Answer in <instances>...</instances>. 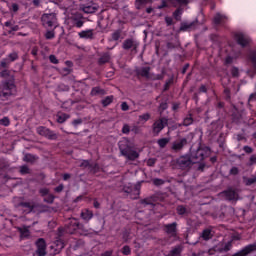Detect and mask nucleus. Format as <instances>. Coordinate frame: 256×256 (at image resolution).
Wrapping results in <instances>:
<instances>
[{
    "label": "nucleus",
    "instance_id": "1",
    "mask_svg": "<svg viewBox=\"0 0 256 256\" xmlns=\"http://www.w3.org/2000/svg\"><path fill=\"white\" fill-rule=\"evenodd\" d=\"M129 143L127 139H123L119 142V149L121 154L129 159V161H135V159H139V152L133 150L130 146H126Z\"/></svg>",
    "mask_w": 256,
    "mask_h": 256
},
{
    "label": "nucleus",
    "instance_id": "2",
    "mask_svg": "<svg viewBox=\"0 0 256 256\" xmlns=\"http://www.w3.org/2000/svg\"><path fill=\"white\" fill-rule=\"evenodd\" d=\"M13 91H15V82H13V81L6 82L3 85V89H2V92L0 93V95L2 97H9V95H13Z\"/></svg>",
    "mask_w": 256,
    "mask_h": 256
},
{
    "label": "nucleus",
    "instance_id": "3",
    "mask_svg": "<svg viewBox=\"0 0 256 256\" xmlns=\"http://www.w3.org/2000/svg\"><path fill=\"white\" fill-rule=\"evenodd\" d=\"M57 22V17L55 14H44L42 16V24L44 27H53Z\"/></svg>",
    "mask_w": 256,
    "mask_h": 256
},
{
    "label": "nucleus",
    "instance_id": "4",
    "mask_svg": "<svg viewBox=\"0 0 256 256\" xmlns=\"http://www.w3.org/2000/svg\"><path fill=\"white\" fill-rule=\"evenodd\" d=\"M167 123H168L167 118H160L159 120L154 122L153 133H155V135H157L158 133H161V131L165 129V126L167 125Z\"/></svg>",
    "mask_w": 256,
    "mask_h": 256
},
{
    "label": "nucleus",
    "instance_id": "5",
    "mask_svg": "<svg viewBox=\"0 0 256 256\" xmlns=\"http://www.w3.org/2000/svg\"><path fill=\"white\" fill-rule=\"evenodd\" d=\"M38 135H41L42 137H47V139H57V134L53 133L50 129L40 126L37 128Z\"/></svg>",
    "mask_w": 256,
    "mask_h": 256
},
{
    "label": "nucleus",
    "instance_id": "6",
    "mask_svg": "<svg viewBox=\"0 0 256 256\" xmlns=\"http://www.w3.org/2000/svg\"><path fill=\"white\" fill-rule=\"evenodd\" d=\"M36 247H37V255L38 256H45L47 255V244L45 243V239L40 238L38 239V241L36 242Z\"/></svg>",
    "mask_w": 256,
    "mask_h": 256
},
{
    "label": "nucleus",
    "instance_id": "7",
    "mask_svg": "<svg viewBox=\"0 0 256 256\" xmlns=\"http://www.w3.org/2000/svg\"><path fill=\"white\" fill-rule=\"evenodd\" d=\"M253 251H256V243L247 245L242 250L233 254L232 256H247V255L253 253Z\"/></svg>",
    "mask_w": 256,
    "mask_h": 256
},
{
    "label": "nucleus",
    "instance_id": "8",
    "mask_svg": "<svg viewBox=\"0 0 256 256\" xmlns=\"http://www.w3.org/2000/svg\"><path fill=\"white\" fill-rule=\"evenodd\" d=\"M77 229H79V220L72 218L70 220L69 226L66 228L65 231L66 233H70L72 235V233H75Z\"/></svg>",
    "mask_w": 256,
    "mask_h": 256
},
{
    "label": "nucleus",
    "instance_id": "9",
    "mask_svg": "<svg viewBox=\"0 0 256 256\" xmlns=\"http://www.w3.org/2000/svg\"><path fill=\"white\" fill-rule=\"evenodd\" d=\"M236 41L238 45H241V47H247L250 43L249 38L243 34H236Z\"/></svg>",
    "mask_w": 256,
    "mask_h": 256
},
{
    "label": "nucleus",
    "instance_id": "10",
    "mask_svg": "<svg viewBox=\"0 0 256 256\" xmlns=\"http://www.w3.org/2000/svg\"><path fill=\"white\" fill-rule=\"evenodd\" d=\"M223 194H225L228 201H237V199H239V195L233 189H228L227 191H224Z\"/></svg>",
    "mask_w": 256,
    "mask_h": 256
},
{
    "label": "nucleus",
    "instance_id": "11",
    "mask_svg": "<svg viewBox=\"0 0 256 256\" xmlns=\"http://www.w3.org/2000/svg\"><path fill=\"white\" fill-rule=\"evenodd\" d=\"M186 144L187 140L185 138H182L181 140L175 141L172 144V149L173 151H181V149H183V147H185Z\"/></svg>",
    "mask_w": 256,
    "mask_h": 256
},
{
    "label": "nucleus",
    "instance_id": "12",
    "mask_svg": "<svg viewBox=\"0 0 256 256\" xmlns=\"http://www.w3.org/2000/svg\"><path fill=\"white\" fill-rule=\"evenodd\" d=\"M65 247V242L58 238L53 245L51 246L52 249H54V253H59L62 249Z\"/></svg>",
    "mask_w": 256,
    "mask_h": 256
},
{
    "label": "nucleus",
    "instance_id": "13",
    "mask_svg": "<svg viewBox=\"0 0 256 256\" xmlns=\"http://www.w3.org/2000/svg\"><path fill=\"white\" fill-rule=\"evenodd\" d=\"M165 232L168 235H172L173 237H175V235H177V223L165 225Z\"/></svg>",
    "mask_w": 256,
    "mask_h": 256
},
{
    "label": "nucleus",
    "instance_id": "14",
    "mask_svg": "<svg viewBox=\"0 0 256 256\" xmlns=\"http://www.w3.org/2000/svg\"><path fill=\"white\" fill-rule=\"evenodd\" d=\"M138 45L135 43L133 39H126L123 42V49L129 50V49H137Z\"/></svg>",
    "mask_w": 256,
    "mask_h": 256
},
{
    "label": "nucleus",
    "instance_id": "15",
    "mask_svg": "<svg viewBox=\"0 0 256 256\" xmlns=\"http://www.w3.org/2000/svg\"><path fill=\"white\" fill-rule=\"evenodd\" d=\"M78 35L81 39H93V30H84L79 32Z\"/></svg>",
    "mask_w": 256,
    "mask_h": 256
},
{
    "label": "nucleus",
    "instance_id": "16",
    "mask_svg": "<svg viewBox=\"0 0 256 256\" xmlns=\"http://www.w3.org/2000/svg\"><path fill=\"white\" fill-rule=\"evenodd\" d=\"M81 217L82 219H84L85 221H89L90 219L93 218V212L86 209L84 211L81 212Z\"/></svg>",
    "mask_w": 256,
    "mask_h": 256
},
{
    "label": "nucleus",
    "instance_id": "17",
    "mask_svg": "<svg viewBox=\"0 0 256 256\" xmlns=\"http://www.w3.org/2000/svg\"><path fill=\"white\" fill-rule=\"evenodd\" d=\"M18 231H20V237L21 239H25L31 235V232H29L28 227L18 228Z\"/></svg>",
    "mask_w": 256,
    "mask_h": 256
},
{
    "label": "nucleus",
    "instance_id": "18",
    "mask_svg": "<svg viewBox=\"0 0 256 256\" xmlns=\"http://www.w3.org/2000/svg\"><path fill=\"white\" fill-rule=\"evenodd\" d=\"M66 119H69V115L63 112H59L57 114V122L58 123H65Z\"/></svg>",
    "mask_w": 256,
    "mask_h": 256
},
{
    "label": "nucleus",
    "instance_id": "19",
    "mask_svg": "<svg viewBox=\"0 0 256 256\" xmlns=\"http://www.w3.org/2000/svg\"><path fill=\"white\" fill-rule=\"evenodd\" d=\"M21 205L26 209V211H28V213H31V211L35 209V204L32 202H24Z\"/></svg>",
    "mask_w": 256,
    "mask_h": 256
},
{
    "label": "nucleus",
    "instance_id": "20",
    "mask_svg": "<svg viewBox=\"0 0 256 256\" xmlns=\"http://www.w3.org/2000/svg\"><path fill=\"white\" fill-rule=\"evenodd\" d=\"M179 165H181V167H189V165H191V160L186 157H181L179 160Z\"/></svg>",
    "mask_w": 256,
    "mask_h": 256
},
{
    "label": "nucleus",
    "instance_id": "21",
    "mask_svg": "<svg viewBox=\"0 0 256 256\" xmlns=\"http://www.w3.org/2000/svg\"><path fill=\"white\" fill-rule=\"evenodd\" d=\"M211 237H213V234H211V230L205 229L202 232V239H204V241H209V239H211Z\"/></svg>",
    "mask_w": 256,
    "mask_h": 256
},
{
    "label": "nucleus",
    "instance_id": "22",
    "mask_svg": "<svg viewBox=\"0 0 256 256\" xmlns=\"http://www.w3.org/2000/svg\"><path fill=\"white\" fill-rule=\"evenodd\" d=\"M170 139L169 138H161L157 141L159 147L161 149L167 147V144L169 143Z\"/></svg>",
    "mask_w": 256,
    "mask_h": 256
},
{
    "label": "nucleus",
    "instance_id": "23",
    "mask_svg": "<svg viewBox=\"0 0 256 256\" xmlns=\"http://www.w3.org/2000/svg\"><path fill=\"white\" fill-rule=\"evenodd\" d=\"M24 161H26L27 163H35V161H37V157H35L31 154H26L24 156Z\"/></svg>",
    "mask_w": 256,
    "mask_h": 256
},
{
    "label": "nucleus",
    "instance_id": "24",
    "mask_svg": "<svg viewBox=\"0 0 256 256\" xmlns=\"http://www.w3.org/2000/svg\"><path fill=\"white\" fill-rule=\"evenodd\" d=\"M113 103V96H107L104 100H102L103 107H108Z\"/></svg>",
    "mask_w": 256,
    "mask_h": 256
},
{
    "label": "nucleus",
    "instance_id": "25",
    "mask_svg": "<svg viewBox=\"0 0 256 256\" xmlns=\"http://www.w3.org/2000/svg\"><path fill=\"white\" fill-rule=\"evenodd\" d=\"M105 90L99 88V87H94L91 91V95H104Z\"/></svg>",
    "mask_w": 256,
    "mask_h": 256
},
{
    "label": "nucleus",
    "instance_id": "26",
    "mask_svg": "<svg viewBox=\"0 0 256 256\" xmlns=\"http://www.w3.org/2000/svg\"><path fill=\"white\" fill-rule=\"evenodd\" d=\"M223 21H225V16L221 14H216V16L214 17V23L216 25H219V23H223Z\"/></svg>",
    "mask_w": 256,
    "mask_h": 256
},
{
    "label": "nucleus",
    "instance_id": "27",
    "mask_svg": "<svg viewBox=\"0 0 256 256\" xmlns=\"http://www.w3.org/2000/svg\"><path fill=\"white\" fill-rule=\"evenodd\" d=\"M183 125L185 127H189V125H193V117L190 116V117L185 118L183 121Z\"/></svg>",
    "mask_w": 256,
    "mask_h": 256
},
{
    "label": "nucleus",
    "instance_id": "28",
    "mask_svg": "<svg viewBox=\"0 0 256 256\" xmlns=\"http://www.w3.org/2000/svg\"><path fill=\"white\" fill-rule=\"evenodd\" d=\"M10 124L11 121L7 117H4L0 120V125H3L4 127H9Z\"/></svg>",
    "mask_w": 256,
    "mask_h": 256
},
{
    "label": "nucleus",
    "instance_id": "29",
    "mask_svg": "<svg viewBox=\"0 0 256 256\" xmlns=\"http://www.w3.org/2000/svg\"><path fill=\"white\" fill-rule=\"evenodd\" d=\"M180 254L181 248H175L168 254V256H180Z\"/></svg>",
    "mask_w": 256,
    "mask_h": 256
},
{
    "label": "nucleus",
    "instance_id": "30",
    "mask_svg": "<svg viewBox=\"0 0 256 256\" xmlns=\"http://www.w3.org/2000/svg\"><path fill=\"white\" fill-rule=\"evenodd\" d=\"M121 38V31L117 30L112 34L113 41H119Z\"/></svg>",
    "mask_w": 256,
    "mask_h": 256
},
{
    "label": "nucleus",
    "instance_id": "31",
    "mask_svg": "<svg viewBox=\"0 0 256 256\" xmlns=\"http://www.w3.org/2000/svg\"><path fill=\"white\" fill-rule=\"evenodd\" d=\"M45 203H53L55 201V196L52 194H48L47 197L44 198Z\"/></svg>",
    "mask_w": 256,
    "mask_h": 256
},
{
    "label": "nucleus",
    "instance_id": "32",
    "mask_svg": "<svg viewBox=\"0 0 256 256\" xmlns=\"http://www.w3.org/2000/svg\"><path fill=\"white\" fill-rule=\"evenodd\" d=\"M140 75L142 77H149V67L142 68L140 71Z\"/></svg>",
    "mask_w": 256,
    "mask_h": 256
},
{
    "label": "nucleus",
    "instance_id": "33",
    "mask_svg": "<svg viewBox=\"0 0 256 256\" xmlns=\"http://www.w3.org/2000/svg\"><path fill=\"white\" fill-rule=\"evenodd\" d=\"M139 119H140V121H144V123H145V122L149 121V119H151V115H149V113H146V114L141 115L139 117Z\"/></svg>",
    "mask_w": 256,
    "mask_h": 256
},
{
    "label": "nucleus",
    "instance_id": "34",
    "mask_svg": "<svg viewBox=\"0 0 256 256\" xmlns=\"http://www.w3.org/2000/svg\"><path fill=\"white\" fill-rule=\"evenodd\" d=\"M173 17L176 19V21H180L181 20V10L177 9L174 13H173Z\"/></svg>",
    "mask_w": 256,
    "mask_h": 256
},
{
    "label": "nucleus",
    "instance_id": "35",
    "mask_svg": "<svg viewBox=\"0 0 256 256\" xmlns=\"http://www.w3.org/2000/svg\"><path fill=\"white\" fill-rule=\"evenodd\" d=\"M46 39H54L55 38V31H47L45 34Z\"/></svg>",
    "mask_w": 256,
    "mask_h": 256
},
{
    "label": "nucleus",
    "instance_id": "36",
    "mask_svg": "<svg viewBox=\"0 0 256 256\" xmlns=\"http://www.w3.org/2000/svg\"><path fill=\"white\" fill-rule=\"evenodd\" d=\"M187 210L185 209V207L184 206H178L177 207V213H178V215H185V212H186Z\"/></svg>",
    "mask_w": 256,
    "mask_h": 256
},
{
    "label": "nucleus",
    "instance_id": "37",
    "mask_svg": "<svg viewBox=\"0 0 256 256\" xmlns=\"http://www.w3.org/2000/svg\"><path fill=\"white\" fill-rule=\"evenodd\" d=\"M8 58L10 61H17L19 56L17 55V53L14 52V53L9 54Z\"/></svg>",
    "mask_w": 256,
    "mask_h": 256
},
{
    "label": "nucleus",
    "instance_id": "38",
    "mask_svg": "<svg viewBox=\"0 0 256 256\" xmlns=\"http://www.w3.org/2000/svg\"><path fill=\"white\" fill-rule=\"evenodd\" d=\"M123 255H130L131 254V248L129 246H124L122 249Z\"/></svg>",
    "mask_w": 256,
    "mask_h": 256
},
{
    "label": "nucleus",
    "instance_id": "39",
    "mask_svg": "<svg viewBox=\"0 0 256 256\" xmlns=\"http://www.w3.org/2000/svg\"><path fill=\"white\" fill-rule=\"evenodd\" d=\"M155 163H157V159H155V158H150L147 160L148 167H153V165H155Z\"/></svg>",
    "mask_w": 256,
    "mask_h": 256
},
{
    "label": "nucleus",
    "instance_id": "40",
    "mask_svg": "<svg viewBox=\"0 0 256 256\" xmlns=\"http://www.w3.org/2000/svg\"><path fill=\"white\" fill-rule=\"evenodd\" d=\"M164 183H165V181L162 179H159V178H156L153 180V184L156 186L163 185Z\"/></svg>",
    "mask_w": 256,
    "mask_h": 256
},
{
    "label": "nucleus",
    "instance_id": "41",
    "mask_svg": "<svg viewBox=\"0 0 256 256\" xmlns=\"http://www.w3.org/2000/svg\"><path fill=\"white\" fill-rule=\"evenodd\" d=\"M50 61L54 64L57 65L59 63V60L57 59V57L55 55H50L49 56Z\"/></svg>",
    "mask_w": 256,
    "mask_h": 256
},
{
    "label": "nucleus",
    "instance_id": "42",
    "mask_svg": "<svg viewBox=\"0 0 256 256\" xmlns=\"http://www.w3.org/2000/svg\"><path fill=\"white\" fill-rule=\"evenodd\" d=\"M166 25L170 27V25H173V18L166 16L165 17Z\"/></svg>",
    "mask_w": 256,
    "mask_h": 256
},
{
    "label": "nucleus",
    "instance_id": "43",
    "mask_svg": "<svg viewBox=\"0 0 256 256\" xmlns=\"http://www.w3.org/2000/svg\"><path fill=\"white\" fill-rule=\"evenodd\" d=\"M40 195L42 197H45V195H49V189H47V188L40 189Z\"/></svg>",
    "mask_w": 256,
    "mask_h": 256
},
{
    "label": "nucleus",
    "instance_id": "44",
    "mask_svg": "<svg viewBox=\"0 0 256 256\" xmlns=\"http://www.w3.org/2000/svg\"><path fill=\"white\" fill-rule=\"evenodd\" d=\"M231 247H233V245L231 244V242H228L224 248L223 251L227 252V251H231Z\"/></svg>",
    "mask_w": 256,
    "mask_h": 256
},
{
    "label": "nucleus",
    "instance_id": "45",
    "mask_svg": "<svg viewBox=\"0 0 256 256\" xmlns=\"http://www.w3.org/2000/svg\"><path fill=\"white\" fill-rule=\"evenodd\" d=\"M255 182H256L255 178H248L245 181L246 185H253V183H255Z\"/></svg>",
    "mask_w": 256,
    "mask_h": 256
},
{
    "label": "nucleus",
    "instance_id": "46",
    "mask_svg": "<svg viewBox=\"0 0 256 256\" xmlns=\"http://www.w3.org/2000/svg\"><path fill=\"white\" fill-rule=\"evenodd\" d=\"M129 131H131V129L129 128V125L125 124L122 128V133H129Z\"/></svg>",
    "mask_w": 256,
    "mask_h": 256
},
{
    "label": "nucleus",
    "instance_id": "47",
    "mask_svg": "<svg viewBox=\"0 0 256 256\" xmlns=\"http://www.w3.org/2000/svg\"><path fill=\"white\" fill-rule=\"evenodd\" d=\"M122 111H129V105H127V102H123L121 104Z\"/></svg>",
    "mask_w": 256,
    "mask_h": 256
},
{
    "label": "nucleus",
    "instance_id": "48",
    "mask_svg": "<svg viewBox=\"0 0 256 256\" xmlns=\"http://www.w3.org/2000/svg\"><path fill=\"white\" fill-rule=\"evenodd\" d=\"M20 172H21L22 174L29 173V168H28L27 166H22V167L20 168Z\"/></svg>",
    "mask_w": 256,
    "mask_h": 256
},
{
    "label": "nucleus",
    "instance_id": "49",
    "mask_svg": "<svg viewBox=\"0 0 256 256\" xmlns=\"http://www.w3.org/2000/svg\"><path fill=\"white\" fill-rule=\"evenodd\" d=\"M165 109H167V103L160 104L159 106L160 113H162V111H165Z\"/></svg>",
    "mask_w": 256,
    "mask_h": 256
},
{
    "label": "nucleus",
    "instance_id": "50",
    "mask_svg": "<svg viewBox=\"0 0 256 256\" xmlns=\"http://www.w3.org/2000/svg\"><path fill=\"white\" fill-rule=\"evenodd\" d=\"M243 150L245 151V153H253V148L249 146H244Z\"/></svg>",
    "mask_w": 256,
    "mask_h": 256
},
{
    "label": "nucleus",
    "instance_id": "51",
    "mask_svg": "<svg viewBox=\"0 0 256 256\" xmlns=\"http://www.w3.org/2000/svg\"><path fill=\"white\" fill-rule=\"evenodd\" d=\"M172 1H177L179 5H187V3H189V1L191 0H172Z\"/></svg>",
    "mask_w": 256,
    "mask_h": 256
},
{
    "label": "nucleus",
    "instance_id": "52",
    "mask_svg": "<svg viewBox=\"0 0 256 256\" xmlns=\"http://www.w3.org/2000/svg\"><path fill=\"white\" fill-rule=\"evenodd\" d=\"M237 173H239V169H237V167H233L230 170V175H237Z\"/></svg>",
    "mask_w": 256,
    "mask_h": 256
},
{
    "label": "nucleus",
    "instance_id": "53",
    "mask_svg": "<svg viewBox=\"0 0 256 256\" xmlns=\"http://www.w3.org/2000/svg\"><path fill=\"white\" fill-rule=\"evenodd\" d=\"M109 61V56H103L102 58H100V63H108Z\"/></svg>",
    "mask_w": 256,
    "mask_h": 256
},
{
    "label": "nucleus",
    "instance_id": "54",
    "mask_svg": "<svg viewBox=\"0 0 256 256\" xmlns=\"http://www.w3.org/2000/svg\"><path fill=\"white\" fill-rule=\"evenodd\" d=\"M232 75H233V77H237L239 75V70L237 68H233Z\"/></svg>",
    "mask_w": 256,
    "mask_h": 256
},
{
    "label": "nucleus",
    "instance_id": "55",
    "mask_svg": "<svg viewBox=\"0 0 256 256\" xmlns=\"http://www.w3.org/2000/svg\"><path fill=\"white\" fill-rule=\"evenodd\" d=\"M75 27H77L78 29H81V27H83V21L79 20L76 22Z\"/></svg>",
    "mask_w": 256,
    "mask_h": 256
},
{
    "label": "nucleus",
    "instance_id": "56",
    "mask_svg": "<svg viewBox=\"0 0 256 256\" xmlns=\"http://www.w3.org/2000/svg\"><path fill=\"white\" fill-rule=\"evenodd\" d=\"M56 193H61L63 191V184H60L58 187L55 188Z\"/></svg>",
    "mask_w": 256,
    "mask_h": 256
},
{
    "label": "nucleus",
    "instance_id": "57",
    "mask_svg": "<svg viewBox=\"0 0 256 256\" xmlns=\"http://www.w3.org/2000/svg\"><path fill=\"white\" fill-rule=\"evenodd\" d=\"M12 11H14V13H17V11H19V5L12 4Z\"/></svg>",
    "mask_w": 256,
    "mask_h": 256
},
{
    "label": "nucleus",
    "instance_id": "58",
    "mask_svg": "<svg viewBox=\"0 0 256 256\" xmlns=\"http://www.w3.org/2000/svg\"><path fill=\"white\" fill-rule=\"evenodd\" d=\"M151 0H136L137 3H140V5H145L146 3H149Z\"/></svg>",
    "mask_w": 256,
    "mask_h": 256
},
{
    "label": "nucleus",
    "instance_id": "59",
    "mask_svg": "<svg viewBox=\"0 0 256 256\" xmlns=\"http://www.w3.org/2000/svg\"><path fill=\"white\" fill-rule=\"evenodd\" d=\"M200 91H201L202 93H207V87L201 86V87H200Z\"/></svg>",
    "mask_w": 256,
    "mask_h": 256
},
{
    "label": "nucleus",
    "instance_id": "60",
    "mask_svg": "<svg viewBox=\"0 0 256 256\" xmlns=\"http://www.w3.org/2000/svg\"><path fill=\"white\" fill-rule=\"evenodd\" d=\"M70 178H71V175H69V174H64L63 175L64 181H67V179H70Z\"/></svg>",
    "mask_w": 256,
    "mask_h": 256
},
{
    "label": "nucleus",
    "instance_id": "61",
    "mask_svg": "<svg viewBox=\"0 0 256 256\" xmlns=\"http://www.w3.org/2000/svg\"><path fill=\"white\" fill-rule=\"evenodd\" d=\"M250 161L251 163H256V156H251Z\"/></svg>",
    "mask_w": 256,
    "mask_h": 256
},
{
    "label": "nucleus",
    "instance_id": "62",
    "mask_svg": "<svg viewBox=\"0 0 256 256\" xmlns=\"http://www.w3.org/2000/svg\"><path fill=\"white\" fill-rule=\"evenodd\" d=\"M232 61H233V58H231V57L226 58V63H232Z\"/></svg>",
    "mask_w": 256,
    "mask_h": 256
},
{
    "label": "nucleus",
    "instance_id": "63",
    "mask_svg": "<svg viewBox=\"0 0 256 256\" xmlns=\"http://www.w3.org/2000/svg\"><path fill=\"white\" fill-rule=\"evenodd\" d=\"M111 251H107L106 253L102 254V256H111Z\"/></svg>",
    "mask_w": 256,
    "mask_h": 256
},
{
    "label": "nucleus",
    "instance_id": "64",
    "mask_svg": "<svg viewBox=\"0 0 256 256\" xmlns=\"http://www.w3.org/2000/svg\"><path fill=\"white\" fill-rule=\"evenodd\" d=\"M94 207H95L96 209H99V202L95 201V202H94Z\"/></svg>",
    "mask_w": 256,
    "mask_h": 256
}]
</instances>
